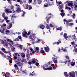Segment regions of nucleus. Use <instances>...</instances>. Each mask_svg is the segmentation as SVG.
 Wrapping results in <instances>:
<instances>
[{"mask_svg": "<svg viewBox=\"0 0 77 77\" xmlns=\"http://www.w3.org/2000/svg\"><path fill=\"white\" fill-rule=\"evenodd\" d=\"M14 46H15L16 47L17 46L18 47H19L20 50H22V49H23V45H19V44H18L14 45Z\"/></svg>", "mask_w": 77, "mask_h": 77, "instance_id": "f3484780", "label": "nucleus"}, {"mask_svg": "<svg viewBox=\"0 0 77 77\" xmlns=\"http://www.w3.org/2000/svg\"><path fill=\"white\" fill-rule=\"evenodd\" d=\"M68 75L70 77H75V73L74 72H71L69 73Z\"/></svg>", "mask_w": 77, "mask_h": 77, "instance_id": "423d86ee", "label": "nucleus"}, {"mask_svg": "<svg viewBox=\"0 0 77 77\" xmlns=\"http://www.w3.org/2000/svg\"><path fill=\"white\" fill-rule=\"evenodd\" d=\"M14 66L15 68L16 69H18V66L17 64H15L14 65Z\"/></svg>", "mask_w": 77, "mask_h": 77, "instance_id": "e433bc0d", "label": "nucleus"}, {"mask_svg": "<svg viewBox=\"0 0 77 77\" xmlns=\"http://www.w3.org/2000/svg\"><path fill=\"white\" fill-rule=\"evenodd\" d=\"M70 64L71 66H74L75 65V63L74 62H72L70 63Z\"/></svg>", "mask_w": 77, "mask_h": 77, "instance_id": "c9c22d12", "label": "nucleus"}, {"mask_svg": "<svg viewBox=\"0 0 77 77\" xmlns=\"http://www.w3.org/2000/svg\"><path fill=\"white\" fill-rule=\"evenodd\" d=\"M11 59H12V58H10V63H12V60H11Z\"/></svg>", "mask_w": 77, "mask_h": 77, "instance_id": "4d7b16f0", "label": "nucleus"}, {"mask_svg": "<svg viewBox=\"0 0 77 77\" xmlns=\"http://www.w3.org/2000/svg\"><path fill=\"white\" fill-rule=\"evenodd\" d=\"M62 8H63V6L62 5L59 6L58 9H59L60 11L62 13L63 12V10H61Z\"/></svg>", "mask_w": 77, "mask_h": 77, "instance_id": "4468645a", "label": "nucleus"}, {"mask_svg": "<svg viewBox=\"0 0 77 77\" xmlns=\"http://www.w3.org/2000/svg\"><path fill=\"white\" fill-rule=\"evenodd\" d=\"M67 35V34L64 33V35H63L64 38H65L66 36Z\"/></svg>", "mask_w": 77, "mask_h": 77, "instance_id": "5fc2aeb1", "label": "nucleus"}, {"mask_svg": "<svg viewBox=\"0 0 77 77\" xmlns=\"http://www.w3.org/2000/svg\"><path fill=\"white\" fill-rule=\"evenodd\" d=\"M74 50L75 52H77V48H75L74 49Z\"/></svg>", "mask_w": 77, "mask_h": 77, "instance_id": "338daca9", "label": "nucleus"}, {"mask_svg": "<svg viewBox=\"0 0 77 77\" xmlns=\"http://www.w3.org/2000/svg\"><path fill=\"white\" fill-rule=\"evenodd\" d=\"M2 17H3V18H5V13L4 12L2 14Z\"/></svg>", "mask_w": 77, "mask_h": 77, "instance_id": "ea45409f", "label": "nucleus"}, {"mask_svg": "<svg viewBox=\"0 0 77 77\" xmlns=\"http://www.w3.org/2000/svg\"><path fill=\"white\" fill-rule=\"evenodd\" d=\"M58 5H61L62 4V3L61 1H58L57 2Z\"/></svg>", "mask_w": 77, "mask_h": 77, "instance_id": "79ce46f5", "label": "nucleus"}, {"mask_svg": "<svg viewBox=\"0 0 77 77\" xmlns=\"http://www.w3.org/2000/svg\"><path fill=\"white\" fill-rule=\"evenodd\" d=\"M48 2L47 3H46L44 5L45 7L46 8L47 7H48V6H51L52 5H54V3H52V4H51L50 2H48V0H45L44 1V2Z\"/></svg>", "mask_w": 77, "mask_h": 77, "instance_id": "7ed1b4c3", "label": "nucleus"}, {"mask_svg": "<svg viewBox=\"0 0 77 77\" xmlns=\"http://www.w3.org/2000/svg\"><path fill=\"white\" fill-rule=\"evenodd\" d=\"M59 42H57V45H59V44L61 42V41H60V40H59Z\"/></svg>", "mask_w": 77, "mask_h": 77, "instance_id": "de8ad7c7", "label": "nucleus"}, {"mask_svg": "<svg viewBox=\"0 0 77 77\" xmlns=\"http://www.w3.org/2000/svg\"><path fill=\"white\" fill-rule=\"evenodd\" d=\"M46 29H49V30H51V27H53V30H54V28H55V27H54V26L53 25H52L51 23L49 25V26H49L48 24H46Z\"/></svg>", "mask_w": 77, "mask_h": 77, "instance_id": "20e7f679", "label": "nucleus"}, {"mask_svg": "<svg viewBox=\"0 0 77 77\" xmlns=\"http://www.w3.org/2000/svg\"><path fill=\"white\" fill-rule=\"evenodd\" d=\"M71 17H72L73 18V19H74L75 18V14L74 13L72 15H71L70 16Z\"/></svg>", "mask_w": 77, "mask_h": 77, "instance_id": "cd10ccee", "label": "nucleus"}, {"mask_svg": "<svg viewBox=\"0 0 77 77\" xmlns=\"http://www.w3.org/2000/svg\"><path fill=\"white\" fill-rule=\"evenodd\" d=\"M39 27H40V29H44V28H45V26H44V25H42V24H40V25L39 26H38Z\"/></svg>", "mask_w": 77, "mask_h": 77, "instance_id": "412c9836", "label": "nucleus"}, {"mask_svg": "<svg viewBox=\"0 0 77 77\" xmlns=\"http://www.w3.org/2000/svg\"><path fill=\"white\" fill-rule=\"evenodd\" d=\"M32 2V0H29L28 3H31Z\"/></svg>", "mask_w": 77, "mask_h": 77, "instance_id": "6e6d98bb", "label": "nucleus"}, {"mask_svg": "<svg viewBox=\"0 0 77 77\" xmlns=\"http://www.w3.org/2000/svg\"><path fill=\"white\" fill-rule=\"evenodd\" d=\"M2 50L4 52V53H5V51L6 50L5 49V48H2Z\"/></svg>", "mask_w": 77, "mask_h": 77, "instance_id": "8fccbe9b", "label": "nucleus"}, {"mask_svg": "<svg viewBox=\"0 0 77 77\" xmlns=\"http://www.w3.org/2000/svg\"><path fill=\"white\" fill-rule=\"evenodd\" d=\"M66 3H67L68 6H70L71 7H72V8H73V7H72L73 4H72V2L66 1Z\"/></svg>", "mask_w": 77, "mask_h": 77, "instance_id": "9d476101", "label": "nucleus"}, {"mask_svg": "<svg viewBox=\"0 0 77 77\" xmlns=\"http://www.w3.org/2000/svg\"><path fill=\"white\" fill-rule=\"evenodd\" d=\"M73 37L74 38V39H75V41H77V38H75V35H74L73 36Z\"/></svg>", "mask_w": 77, "mask_h": 77, "instance_id": "3c124183", "label": "nucleus"}, {"mask_svg": "<svg viewBox=\"0 0 77 77\" xmlns=\"http://www.w3.org/2000/svg\"><path fill=\"white\" fill-rule=\"evenodd\" d=\"M29 54H26V57H28V58H29Z\"/></svg>", "mask_w": 77, "mask_h": 77, "instance_id": "e2e57ef3", "label": "nucleus"}, {"mask_svg": "<svg viewBox=\"0 0 77 77\" xmlns=\"http://www.w3.org/2000/svg\"><path fill=\"white\" fill-rule=\"evenodd\" d=\"M45 53V51H44V50L43 49V48H41V50L40 51V53H42V54H43Z\"/></svg>", "mask_w": 77, "mask_h": 77, "instance_id": "b1692460", "label": "nucleus"}, {"mask_svg": "<svg viewBox=\"0 0 77 77\" xmlns=\"http://www.w3.org/2000/svg\"><path fill=\"white\" fill-rule=\"evenodd\" d=\"M61 16L63 17L65 16V13H61Z\"/></svg>", "mask_w": 77, "mask_h": 77, "instance_id": "09e8293b", "label": "nucleus"}, {"mask_svg": "<svg viewBox=\"0 0 77 77\" xmlns=\"http://www.w3.org/2000/svg\"><path fill=\"white\" fill-rule=\"evenodd\" d=\"M9 32H10V31L9 30H6L5 31V33L6 35H8V33H9Z\"/></svg>", "mask_w": 77, "mask_h": 77, "instance_id": "4c0bfd02", "label": "nucleus"}, {"mask_svg": "<svg viewBox=\"0 0 77 77\" xmlns=\"http://www.w3.org/2000/svg\"><path fill=\"white\" fill-rule=\"evenodd\" d=\"M36 34H32V35H30L29 37V38L30 40V41H32V40H33V37L34 38V39L35 38V37H36Z\"/></svg>", "mask_w": 77, "mask_h": 77, "instance_id": "9b49d317", "label": "nucleus"}, {"mask_svg": "<svg viewBox=\"0 0 77 77\" xmlns=\"http://www.w3.org/2000/svg\"><path fill=\"white\" fill-rule=\"evenodd\" d=\"M17 65H18V66H21L22 65V63H21V62H18L17 63Z\"/></svg>", "mask_w": 77, "mask_h": 77, "instance_id": "f704fd0d", "label": "nucleus"}, {"mask_svg": "<svg viewBox=\"0 0 77 77\" xmlns=\"http://www.w3.org/2000/svg\"><path fill=\"white\" fill-rule=\"evenodd\" d=\"M39 47H36L35 50V52H36V53H39Z\"/></svg>", "mask_w": 77, "mask_h": 77, "instance_id": "393cba45", "label": "nucleus"}, {"mask_svg": "<svg viewBox=\"0 0 77 77\" xmlns=\"http://www.w3.org/2000/svg\"><path fill=\"white\" fill-rule=\"evenodd\" d=\"M56 29L57 30H60V31H61L62 30V27H56Z\"/></svg>", "mask_w": 77, "mask_h": 77, "instance_id": "bb28decb", "label": "nucleus"}, {"mask_svg": "<svg viewBox=\"0 0 77 77\" xmlns=\"http://www.w3.org/2000/svg\"><path fill=\"white\" fill-rule=\"evenodd\" d=\"M4 18L5 20H7L8 19V17H4Z\"/></svg>", "mask_w": 77, "mask_h": 77, "instance_id": "13d9d810", "label": "nucleus"}, {"mask_svg": "<svg viewBox=\"0 0 77 77\" xmlns=\"http://www.w3.org/2000/svg\"><path fill=\"white\" fill-rule=\"evenodd\" d=\"M7 59H8V60H9V62L10 63V56H8Z\"/></svg>", "mask_w": 77, "mask_h": 77, "instance_id": "c03bdc74", "label": "nucleus"}, {"mask_svg": "<svg viewBox=\"0 0 77 77\" xmlns=\"http://www.w3.org/2000/svg\"><path fill=\"white\" fill-rule=\"evenodd\" d=\"M53 62L55 63V64H57L58 63V62L57 61V60H53Z\"/></svg>", "mask_w": 77, "mask_h": 77, "instance_id": "c756f323", "label": "nucleus"}, {"mask_svg": "<svg viewBox=\"0 0 77 77\" xmlns=\"http://www.w3.org/2000/svg\"><path fill=\"white\" fill-rule=\"evenodd\" d=\"M12 27V23H10V28Z\"/></svg>", "mask_w": 77, "mask_h": 77, "instance_id": "052dcab7", "label": "nucleus"}, {"mask_svg": "<svg viewBox=\"0 0 77 77\" xmlns=\"http://www.w3.org/2000/svg\"><path fill=\"white\" fill-rule=\"evenodd\" d=\"M0 32L1 33H3L4 34V33H5V31H3V30H0Z\"/></svg>", "mask_w": 77, "mask_h": 77, "instance_id": "603ef678", "label": "nucleus"}, {"mask_svg": "<svg viewBox=\"0 0 77 77\" xmlns=\"http://www.w3.org/2000/svg\"><path fill=\"white\" fill-rule=\"evenodd\" d=\"M53 68L54 70H55V69H56V67L55 66H53Z\"/></svg>", "mask_w": 77, "mask_h": 77, "instance_id": "680f3d73", "label": "nucleus"}, {"mask_svg": "<svg viewBox=\"0 0 77 77\" xmlns=\"http://www.w3.org/2000/svg\"><path fill=\"white\" fill-rule=\"evenodd\" d=\"M71 8H69L68 7H66V8H65V9H67L68 11H69V14H72V11L71 10Z\"/></svg>", "mask_w": 77, "mask_h": 77, "instance_id": "dca6fc26", "label": "nucleus"}, {"mask_svg": "<svg viewBox=\"0 0 77 77\" xmlns=\"http://www.w3.org/2000/svg\"><path fill=\"white\" fill-rule=\"evenodd\" d=\"M18 34L19 35L20 34V32H18L17 33V32H16V33H14L11 31H10V35H16V34Z\"/></svg>", "mask_w": 77, "mask_h": 77, "instance_id": "a878e982", "label": "nucleus"}, {"mask_svg": "<svg viewBox=\"0 0 77 77\" xmlns=\"http://www.w3.org/2000/svg\"><path fill=\"white\" fill-rule=\"evenodd\" d=\"M6 12H8L9 14H10V11H9V10L7 9L6 11Z\"/></svg>", "mask_w": 77, "mask_h": 77, "instance_id": "864d4df0", "label": "nucleus"}, {"mask_svg": "<svg viewBox=\"0 0 77 77\" xmlns=\"http://www.w3.org/2000/svg\"><path fill=\"white\" fill-rule=\"evenodd\" d=\"M15 6L16 8V11L17 12V13H19V12H21L22 11V12L23 13L22 14L21 17H24V14H26V12H24V11H23V10L21 11V8H20V6L18 4H15Z\"/></svg>", "mask_w": 77, "mask_h": 77, "instance_id": "f257e3e1", "label": "nucleus"}, {"mask_svg": "<svg viewBox=\"0 0 77 77\" xmlns=\"http://www.w3.org/2000/svg\"><path fill=\"white\" fill-rule=\"evenodd\" d=\"M49 16H48L46 18L47 19L46 21L48 23H49V22L48 21V19H49L50 17H49Z\"/></svg>", "mask_w": 77, "mask_h": 77, "instance_id": "72a5a7b5", "label": "nucleus"}, {"mask_svg": "<svg viewBox=\"0 0 77 77\" xmlns=\"http://www.w3.org/2000/svg\"><path fill=\"white\" fill-rule=\"evenodd\" d=\"M45 50L46 52H48L50 51V48L48 47H44Z\"/></svg>", "mask_w": 77, "mask_h": 77, "instance_id": "aec40b11", "label": "nucleus"}, {"mask_svg": "<svg viewBox=\"0 0 77 77\" xmlns=\"http://www.w3.org/2000/svg\"><path fill=\"white\" fill-rule=\"evenodd\" d=\"M28 7L29 8L28 9L29 10H30L32 9V6L30 5H29L28 6V4H26L24 6V8L25 9H28Z\"/></svg>", "mask_w": 77, "mask_h": 77, "instance_id": "f8f14e48", "label": "nucleus"}, {"mask_svg": "<svg viewBox=\"0 0 77 77\" xmlns=\"http://www.w3.org/2000/svg\"><path fill=\"white\" fill-rule=\"evenodd\" d=\"M32 64L33 65V64H34L36 62V61L35 60L32 59Z\"/></svg>", "mask_w": 77, "mask_h": 77, "instance_id": "58836bf2", "label": "nucleus"}, {"mask_svg": "<svg viewBox=\"0 0 77 77\" xmlns=\"http://www.w3.org/2000/svg\"><path fill=\"white\" fill-rule=\"evenodd\" d=\"M17 18V17L15 16V14H13L11 17V21L12 23H14V18Z\"/></svg>", "mask_w": 77, "mask_h": 77, "instance_id": "1a4fd4ad", "label": "nucleus"}, {"mask_svg": "<svg viewBox=\"0 0 77 77\" xmlns=\"http://www.w3.org/2000/svg\"><path fill=\"white\" fill-rule=\"evenodd\" d=\"M62 50H63V51H64V52H66V49H63V47L61 48V49L60 50V49H59V51H60L61 52Z\"/></svg>", "mask_w": 77, "mask_h": 77, "instance_id": "4be33fe9", "label": "nucleus"}, {"mask_svg": "<svg viewBox=\"0 0 77 77\" xmlns=\"http://www.w3.org/2000/svg\"><path fill=\"white\" fill-rule=\"evenodd\" d=\"M0 42L2 44H4L5 45V42H4V41L3 40H0Z\"/></svg>", "mask_w": 77, "mask_h": 77, "instance_id": "7c9ffc66", "label": "nucleus"}, {"mask_svg": "<svg viewBox=\"0 0 77 77\" xmlns=\"http://www.w3.org/2000/svg\"><path fill=\"white\" fill-rule=\"evenodd\" d=\"M67 21L68 22V23H69V22L70 23V22H72V21H73V20L72 19H69V20H68V21Z\"/></svg>", "mask_w": 77, "mask_h": 77, "instance_id": "a18cd8bd", "label": "nucleus"}, {"mask_svg": "<svg viewBox=\"0 0 77 77\" xmlns=\"http://www.w3.org/2000/svg\"><path fill=\"white\" fill-rule=\"evenodd\" d=\"M64 74L66 77H68V73H67V72H64Z\"/></svg>", "mask_w": 77, "mask_h": 77, "instance_id": "37998d69", "label": "nucleus"}, {"mask_svg": "<svg viewBox=\"0 0 77 77\" xmlns=\"http://www.w3.org/2000/svg\"><path fill=\"white\" fill-rule=\"evenodd\" d=\"M10 46L11 51H14L15 48L13 47V46H12V45L11 44H12V45H14V42H13V41L11 40H10Z\"/></svg>", "mask_w": 77, "mask_h": 77, "instance_id": "39448f33", "label": "nucleus"}, {"mask_svg": "<svg viewBox=\"0 0 77 77\" xmlns=\"http://www.w3.org/2000/svg\"><path fill=\"white\" fill-rule=\"evenodd\" d=\"M63 21H64V22H66V23L67 25H68L69 26H72L73 25V23H69V22H68V21H67L66 20V19H64L63 20Z\"/></svg>", "mask_w": 77, "mask_h": 77, "instance_id": "2eb2a0df", "label": "nucleus"}, {"mask_svg": "<svg viewBox=\"0 0 77 77\" xmlns=\"http://www.w3.org/2000/svg\"><path fill=\"white\" fill-rule=\"evenodd\" d=\"M28 64H29V65H31L32 64V62H30V60L29 62H28Z\"/></svg>", "mask_w": 77, "mask_h": 77, "instance_id": "bf43d9fd", "label": "nucleus"}, {"mask_svg": "<svg viewBox=\"0 0 77 77\" xmlns=\"http://www.w3.org/2000/svg\"><path fill=\"white\" fill-rule=\"evenodd\" d=\"M1 55L3 57V56H4L5 54H4V53H3V52L1 54Z\"/></svg>", "mask_w": 77, "mask_h": 77, "instance_id": "0e129e2a", "label": "nucleus"}, {"mask_svg": "<svg viewBox=\"0 0 77 77\" xmlns=\"http://www.w3.org/2000/svg\"><path fill=\"white\" fill-rule=\"evenodd\" d=\"M57 59V57L56 56L54 55V57H52V59L53 60H56V59Z\"/></svg>", "mask_w": 77, "mask_h": 77, "instance_id": "473e14b6", "label": "nucleus"}, {"mask_svg": "<svg viewBox=\"0 0 77 77\" xmlns=\"http://www.w3.org/2000/svg\"><path fill=\"white\" fill-rule=\"evenodd\" d=\"M29 49L30 51L33 54H34V53H35V52L34 51H33V49L31 47H29Z\"/></svg>", "mask_w": 77, "mask_h": 77, "instance_id": "6ab92c4d", "label": "nucleus"}, {"mask_svg": "<svg viewBox=\"0 0 77 77\" xmlns=\"http://www.w3.org/2000/svg\"><path fill=\"white\" fill-rule=\"evenodd\" d=\"M4 42H5V45L6 47L8 46V44L9 45H10V39H7L6 40H5Z\"/></svg>", "mask_w": 77, "mask_h": 77, "instance_id": "0eeeda50", "label": "nucleus"}, {"mask_svg": "<svg viewBox=\"0 0 77 77\" xmlns=\"http://www.w3.org/2000/svg\"><path fill=\"white\" fill-rule=\"evenodd\" d=\"M59 63H65V64H66V63H67L68 61H66L65 62L62 60H60L59 61Z\"/></svg>", "mask_w": 77, "mask_h": 77, "instance_id": "5701e85b", "label": "nucleus"}, {"mask_svg": "<svg viewBox=\"0 0 77 77\" xmlns=\"http://www.w3.org/2000/svg\"><path fill=\"white\" fill-rule=\"evenodd\" d=\"M33 40L36 43H38L39 42H41V39H39V38L37 37H35L33 39Z\"/></svg>", "mask_w": 77, "mask_h": 77, "instance_id": "6e6552de", "label": "nucleus"}, {"mask_svg": "<svg viewBox=\"0 0 77 77\" xmlns=\"http://www.w3.org/2000/svg\"><path fill=\"white\" fill-rule=\"evenodd\" d=\"M73 8H74L75 9V10H76L77 9V3L75 4L74 6L73 7Z\"/></svg>", "mask_w": 77, "mask_h": 77, "instance_id": "c85d7f7f", "label": "nucleus"}, {"mask_svg": "<svg viewBox=\"0 0 77 77\" xmlns=\"http://www.w3.org/2000/svg\"><path fill=\"white\" fill-rule=\"evenodd\" d=\"M75 29L76 30V33H77V27H76L75 28Z\"/></svg>", "mask_w": 77, "mask_h": 77, "instance_id": "774afa93", "label": "nucleus"}, {"mask_svg": "<svg viewBox=\"0 0 77 77\" xmlns=\"http://www.w3.org/2000/svg\"><path fill=\"white\" fill-rule=\"evenodd\" d=\"M35 65L37 66H38L39 65V63H35Z\"/></svg>", "mask_w": 77, "mask_h": 77, "instance_id": "69168bd1", "label": "nucleus"}, {"mask_svg": "<svg viewBox=\"0 0 77 77\" xmlns=\"http://www.w3.org/2000/svg\"><path fill=\"white\" fill-rule=\"evenodd\" d=\"M21 56L22 57H24L25 56L24 53H21Z\"/></svg>", "mask_w": 77, "mask_h": 77, "instance_id": "2f4dec72", "label": "nucleus"}, {"mask_svg": "<svg viewBox=\"0 0 77 77\" xmlns=\"http://www.w3.org/2000/svg\"><path fill=\"white\" fill-rule=\"evenodd\" d=\"M14 41H19V39L17 38L14 40Z\"/></svg>", "mask_w": 77, "mask_h": 77, "instance_id": "49530a36", "label": "nucleus"}, {"mask_svg": "<svg viewBox=\"0 0 77 77\" xmlns=\"http://www.w3.org/2000/svg\"><path fill=\"white\" fill-rule=\"evenodd\" d=\"M2 74H4L5 77H9V75H6V73H5V72H2Z\"/></svg>", "mask_w": 77, "mask_h": 77, "instance_id": "a19ab883", "label": "nucleus"}, {"mask_svg": "<svg viewBox=\"0 0 77 77\" xmlns=\"http://www.w3.org/2000/svg\"><path fill=\"white\" fill-rule=\"evenodd\" d=\"M41 67L45 71L47 70V69H48V70H52V69H53V68H52L51 67H49L47 68H48V65L46 64L42 65Z\"/></svg>", "mask_w": 77, "mask_h": 77, "instance_id": "f03ea898", "label": "nucleus"}, {"mask_svg": "<svg viewBox=\"0 0 77 77\" xmlns=\"http://www.w3.org/2000/svg\"><path fill=\"white\" fill-rule=\"evenodd\" d=\"M23 31L22 33V35L23 37H25V38L27 37V32L26 31V30H23Z\"/></svg>", "mask_w": 77, "mask_h": 77, "instance_id": "ddd939ff", "label": "nucleus"}, {"mask_svg": "<svg viewBox=\"0 0 77 77\" xmlns=\"http://www.w3.org/2000/svg\"><path fill=\"white\" fill-rule=\"evenodd\" d=\"M11 6L10 7V13H12V11H14V6L12 5V4L11 3Z\"/></svg>", "mask_w": 77, "mask_h": 77, "instance_id": "a211bd4d", "label": "nucleus"}]
</instances>
